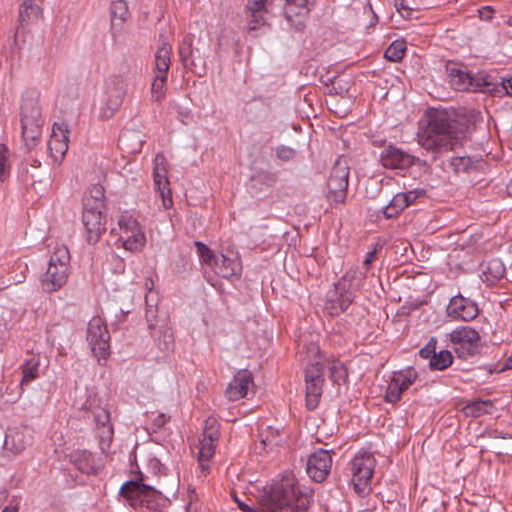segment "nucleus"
Instances as JSON below:
<instances>
[{
    "label": "nucleus",
    "instance_id": "f257e3e1",
    "mask_svg": "<svg viewBox=\"0 0 512 512\" xmlns=\"http://www.w3.org/2000/svg\"><path fill=\"white\" fill-rule=\"evenodd\" d=\"M236 502L243 512H279L283 509L303 511L310 505V496L300 488L292 472H285L251 503L237 499Z\"/></svg>",
    "mask_w": 512,
    "mask_h": 512
},
{
    "label": "nucleus",
    "instance_id": "f03ea898",
    "mask_svg": "<svg viewBox=\"0 0 512 512\" xmlns=\"http://www.w3.org/2000/svg\"><path fill=\"white\" fill-rule=\"evenodd\" d=\"M425 129L418 134V143L428 152L438 154L454 150L464 135L466 125L456 110H434Z\"/></svg>",
    "mask_w": 512,
    "mask_h": 512
},
{
    "label": "nucleus",
    "instance_id": "7ed1b4c3",
    "mask_svg": "<svg viewBox=\"0 0 512 512\" xmlns=\"http://www.w3.org/2000/svg\"><path fill=\"white\" fill-rule=\"evenodd\" d=\"M118 236L116 246L132 253L143 251L146 246V235L138 220L131 214L122 213L117 221V228L111 230Z\"/></svg>",
    "mask_w": 512,
    "mask_h": 512
},
{
    "label": "nucleus",
    "instance_id": "20e7f679",
    "mask_svg": "<svg viewBox=\"0 0 512 512\" xmlns=\"http://www.w3.org/2000/svg\"><path fill=\"white\" fill-rule=\"evenodd\" d=\"M70 273V254L64 245L55 247L46 272L41 279L44 291L54 292L61 289L67 282Z\"/></svg>",
    "mask_w": 512,
    "mask_h": 512
},
{
    "label": "nucleus",
    "instance_id": "39448f33",
    "mask_svg": "<svg viewBox=\"0 0 512 512\" xmlns=\"http://www.w3.org/2000/svg\"><path fill=\"white\" fill-rule=\"evenodd\" d=\"M44 119L39 106L25 101L21 107V137L28 151L34 150L42 141Z\"/></svg>",
    "mask_w": 512,
    "mask_h": 512
},
{
    "label": "nucleus",
    "instance_id": "423d86ee",
    "mask_svg": "<svg viewBox=\"0 0 512 512\" xmlns=\"http://www.w3.org/2000/svg\"><path fill=\"white\" fill-rule=\"evenodd\" d=\"M128 89L126 79L110 76L105 80L103 98L99 109L102 120L111 119L123 104Z\"/></svg>",
    "mask_w": 512,
    "mask_h": 512
},
{
    "label": "nucleus",
    "instance_id": "0eeeda50",
    "mask_svg": "<svg viewBox=\"0 0 512 512\" xmlns=\"http://www.w3.org/2000/svg\"><path fill=\"white\" fill-rule=\"evenodd\" d=\"M376 460L369 452L357 453L351 461V481L355 492L366 496L371 491V480L374 474Z\"/></svg>",
    "mask_w": 512,
    "mask_h": 512
},
{
    "label": "nucleus",
    "instance_id": "6e6552de",
    "mask_svg": "<svg viewBox=\"0 0 512 512\" xmlns=\"http://www.w3.org/2000/svg\"><path fill=\"white\" fill-rule=\"evenodd\" d=\"M316 356L315 362H310L305 373L306 381V405L309 409H315L322 395V387L324 383V361L323 355L320 354L318 347L312 346L308 350Z\"/></svg>",
    "mask_w": 512,
    "mask_h": 512
},
{
    "label": "nucleus",
    "instance_id": "1a4fd4ad",
    "mask_svg": "<svg viewBox=\"0 0 512 512\" xmlns=\"http://www.w3.org/2000/svg\"><path fill=\"white\" fill-rule=\"evenodd\" d=\"M87 341L99 362L108 359L110 355V333L101 317L96 316L89 321Z\"/></svg>",
    "mask_w": 512,
    "mask_h": 512
},
{
    "label": "nucleus",
    "instance_id": "9d476101",
    "mask_svg": "<svg viewBox=\"0 0 512 512\" xmlns=\"http://www.w3.org/2000/svg\"><path fill=\"white\" fill-rule=\"evenodd\" d=\"M349 167L345 160L338 159L327 180V199L342 203L346 199L349 184Z\"/></svg>",
    "mask_w": 512,
    "mask_h": 512
},
{
    "label": "nucleus",
    "instance_id": "9b49d317",
    "mask_svg": "<svg viewBox=\"0 0 512 512\" xmlns=\"http://www.w3.org/2000/svg\"><path fill=\"white\" fill-rule=\"evenodd\" d=\"M448 339L457 355L466 359L476 352L480 335L472 327L459 326L448 334Z\"/></svg>",
    "mask_w": 512,
    "mask_h": 512
},
{
    "label": "nucleus",
    "instance_id": "f8f14e48",
    "mask_svg": "<svg viewBox=\"0 0 512 512\" xmlns=\"http://www.w3.org/2000/svg\"><path fill=\"white\" fill-rule=\"evenodd\" d=\"M102 209L99 206H90V199L84 200L82 221L86 231V239L90 244L97 243L106 230Z\"/></svg>",
    "mask_w": 512,
    "mask_h": 512
},
{
    "label": "nucleus",
    "instance_id": "ddd939ff",
    "mask_svg": "<svg viewBox=\"0 0 512 512\" xmlns=\"http://www.w3.org/2000/svg\"><path fill=\"white\" fill-rule=\"evenodd\" d=\"M417 378L418 374L413 368L393 372L388 381L384 396L385 401L389 403L398 402L402 394L415 383Z\"/></svg>",
    "mask_w": 512,
    "mask_h": 512
},
{
    "label": "nucleus",
    "instance_id": "4468645a",
    "mask_svg": "<svg viewBox=\"0 0 512 512\" xmlns=\"http://www.w3.org/2000/svg\"><path fill=\"white\" fill-rule=\"evenodd\" d=\"M153 178L157 192L162 200V206L165 209H169L173 205V200L169 180L167 178L166 158L162 153H158L155 156Z\"/></svg>",
    "mask_w": 512,
    "mask_h": 512
},
{
    "label": "nucleus",
    "instance_id": "2eb2a0df",
    "mask_svg": "<svg viewBox=\"0 0 512 512\" xmlns=\"http://www.w3.org/2000/svg\"><path fill=\"white\" fill-rule=\"evenodd\" d=\"M254 386L251 371L247 369L239 370L229 382L225 390V397L229 401H238L253 392Z\"/></svg>",
    "mask_w": 512,
    "mask_h": 512
},
{
    "label": "nucleus",
    "instance_id": "dca6fc26",
    "mask_svg": "<svg viewBox=\"0 0 512 512\" xmlns=\"http://www.w3.org/2000/svg\"><path fill=\"white\" fill-rule=\"evenodd\" d=\"M332 467V456L329 451L319 449L312 453L307 460L308 475L316 482H322L329 475Z\"/></svg>",
    "mask_w": 512,
    "mask_h": 512
},
{
    "label": "nucleus",
    "instance_id": "f3484780",
    "mask_svg": "<svg viewBox=\"0 0 512 512\" xmlns=\"http://www.w3.org/2000/svg\"><path fill=\"white\" fill-rule=\"evenodd\" d=\"M120 492L133 506L147 508H150L151 498L156 495L152 487L133 481L123 484Z\"/></svg>",
    "mask_w": 512,
    "mask_h": 512
},
{
    "label": "nucleus",
    "instance_id": "a211bd4d",
    "mask_svg": "<svg viewBox=\"0 0 512 512\" xmlns=\"http://www.w3.org/2000/svg\"><path fill=\"white\" fill-rule=\"evenodd\" d=\"M447 313L454 320L468 322L478 316L479 309L474 301L462 295H457L451 298L447 307Z\"/></svg>",
    "mask_w": 512,
    "mask_h": 512
},
{
    "label": "nucleus",
    "instance_id": "6ab92c4d",
    "mask_svg": "<svg viewBox=\"0 0 512 512\" xmlns=\"http://www.w3.org/2000/svg\"><path fill=\"white\" fill-rule=\"evenodd\" d=\"M380 161L385 168L406 169L414 164L415 157L394 146H387L381 152Z\"/></svg>",
    "mask_w": 512,
    "mask_h": 512
},
{
    "label": "nucleus",
    "instance_id": "aec40b11",
    "mask_svg": "<svg viewBox=\"0 0 512 512\" xmlns=\"http://www.w3.org/2000/svg\"><path fill=\"white\" fill-rule=\"evenodd\" d=\"M68 131L63 125L54 124L48 141V150L55 161H61L68 150Z\"/></svg>",
    "mask_w": 512,
    "mask_h": 512
},
{
    "label": "nucleus",
    "instance_id": "412c9836",
    "mask_svg": "<svg viewBox=\"0 0 512 512\" xmlns=\"http://www.w3.org/2000/svg\"><path fill=\"white\" fill-rule=\"evenodd\" d=\"M218 440V429L215 420H208L202 439L199 440V458L202 460H210L216 447Z\"/></svg>",
    "mask_w": 512,
    "mask_h": 512
},
{
    "label": "nucleus",
    "instance_id": "4be33fe9",
    "mask_svg": "<svg viewBox=\"0 0 512 512\" xmlns=\"http://www.w3.org/2000/svg\"><path fill=\"white\" fill-rule=\"evenodd\" d=\"M211 269L215 272V274L223 278H229L232 276L240 275L242 266L239 258L236 255L233 257L220 255L217 257Z\"/></svg>",
    "mask_w": 512,
    "mask_h": 512
},
{
    "label": "nucleus",
    "instance_id": "5701e85b",
    "mask_svg": "<svg viewBox=\"0 0 512 512\" xmlns=\"http://www.w3.org/2000/svg\"><path fill=\"white\" fill-rule=\"evenodd\" d=\"M308 2H285L284 14L287 21L296 29H300L309 14Z\"/></svg>",
    "mask_w": 512,
    "mask_h": 512
},
{
    "label": "nucleus",
    "instance_id": "b1692460",
    "mask_svg": "<svg viewBox=\"0 0 512 512\" xmlns=\"http://www.w3.org/2000/svg\"><path fill=\"white\" fill-rule=\"evenodd\" d=\"M32 439L27 429H13L6 435L5 444L15 453H21L32 444Z\"/></svg>",
    "mask_w": 512,
    "mask_h": 512
},
{
    "label": "nucleus",
    "instance_id": "393cba45",
    "mask_svg": "<svg viewBox=\"0 0 512 512\" xmlns=\"http://www.w3.org/2000/svg\"><path fill=\"white\" fill-rule=\"evenodd\" d=\"M171 45L162 41L156 51L155 60H154V75H166L168 76V71L171 64Z\"/></svg>",
    "mask_w": 512,
    "mask_h": 512
},
{
    "label": "nucleus",
    "instance_id": "a878e982",
    "mask_svg": "<svg viewBox=\"0 0 512 512\" xmlns=\"http://www.w3.org/2000/svg\"><path fill=\"white\" fill-rule=\"evenodd\" d=\"M39 366H40V359L36 356H31L30 358L26 359L25 362L22 364V379H21V385L28 384L31 381L35 380L39 377Z\"/></svg>",
    "mask_w": 512,
    "mask_h": 512
},
{
    "label": "nucleus",
    "instance_id": "bb28decb",
    "mask_svg": "<svg viewBox=\"0 0 512 512\" xmlns=\"http://www.w3.org/2000/svg\"><path fill=\"white\" fill-rule=\"evenodd\" d=\"M451 84L456 90L464 91L473 89V78L472 76L463 70H452L451 72Z\"/></svg>",
    "mask_w": 512,
    "mask_h": 512
},
{
    "label": "nucleus",
    "instance_id": "cd10ccee",
    "mask_svg": "<svg viewBox=\"0 0 512 512\" xmlns=\"http://www.w3.org/2000/svg\"><path fill=\"white\" fill-rule=\"evenodd\" d=\"M167 78L166 75H153L151 84L152 101L161 102L165 98Z\"/></svg>",
    "mask_w": 512,
    "mask_h": 512
},
{
    "label": "nucleus",
    "instance_id": "c85d7f7f",
    "mask_svg": "<svg viewBox=\"0 0 512 512\" xmlns=\"http://www.w3.org/2000/svg\"><path fill=\"white\" fill-rule=\"evenodd\" d=\"M281 440V436L277 430L268 428L266 431L261 433V450L265 452L272 450L274 447L280 445Z\"/></svg>",
    "mask_w": 512,
    "mask_h": 512
},
{
    "label": "nucleus",
    "instance_id": "c756f323",
    "mask_svg": "<svg viewBox=\"0 0 512 512\" xmlns=\"http://www.w3.org/2000/svg\"><path fill=\"white\" fill-rule=\"evenodd\" d=\"M453 362L452 353L448 350H441L440 352H436L430 362L429 366L434 370H444L448 368Z\"/></svg>",
    "mask_w": 512,
    "mask_h": 512
},
{
    "label": "nucleus",
    "instance_id": "7c9ffc66",
    "mask_svg": "<svg viewBox=\"0 0 512 512\" xmlns=\"http://www.w3.org/2000/svg\"><path fill=\"white\" fill-rule=\"evenodd\" d=\"M42 9L37 2H23L19 8V16L21 21L29 22L41 16Z\"/></svg>",
    "mask_w": 512,
    "mask_h": 512
},
{
    "label": "nucleus",
    "instance_id": "2f4dec72",
    "mask_svg": "<svg viewBox=\"0 0 512 512\" xmlns=\"http://www.w3.org/2000/svg\"><path fill=\"white\" fill-rule=\"evenodd\" d=\"M129 9L127 2H112L111 23L113 26L121 25L128 17Z\"/></svg>",
    "mask_w": 512,
    "mask_h": 512
},
{
    "label": "nucleus",
    "instance_id": "473e14b6",
    "mask_svg": "<svg viewBox=\"0 0 512 512\" xmlns=\"http://www.w3.org/2000/svg\"><path fill=\"white\" fill-rule=\"evenodd\" d=\"M120 143L124 148L130 150V152H138L142 148V140L137 132L127 131L124 132L119 139Z\"/></svg>",
    "mask_w": 512,
    "mask_h": 512
},
{
    "label": "nucleus",
    "instance_id": "72a5a7b5",
    "mask_svg": "<svg viewBox=\"0 0 512 512\" xmlns=\"http://www.w3.org/2000/svg\"><path fill=\"white\" fill-rule=\"evenodd\" d=\"M408 198L409 196H404V193L396 194L385 209L386 216L390 218L403 211L408 206Z\"/></svg>",
    "mask_w": 512,
    "mask_h": 512
},
{
    "label": "nucleus",
    "instance_id": "f704fd0d",
    "mask_svg": "<svg viewBox=\"0 0 512 512\" xmlns=\"http://www.w3.org/2000/svg\"><path fill=\"white\" fill-rule=\"evenodd\" d=\"M405 51V42L403 40H396L385 50L384 56L390 61L398 62L404 57Z\"/></svg>",
    "mask_w": 512,
    "mask_h": 512
},
{
    "label": "nucleus",
    "instance_id": "c9c22d12",
    "mask_svg": "<svg viewBox=\"0 0 512 512\" xmlns=\"http://www.w3.org/2000/svg\"><path fill=\"white\" fill-rule=\"evenodd\" d=\"M330 378L331 380L337 384L341 385L347 379V371L342 363L338 361H333L329 366Z\"/></svg>",
    "mask_w": 512,
    "mask_h": 512
},
{
    "label": "nucleus",
    "instance_id": "e433bc0d",
    "mask_svg": "<svg viewBox=\"0 0 512 512\" xmlns=\"http://www.w3.org/2000/svg\"><path fill=\"white\" fill-rule=\"evenodd\" d=\"M492 406L490 401L477 400L473 401L465 407V413L472 417H478L488 412Z\"/></svg>",
    "mask_w": 512,
    "mask_h": 512
},
{
    "label": "nucleus",
    "instance_id": "4c0bfd02",
    "mask_svg": "<svg viewBox=\"0 0 512 512\" xmlns=\"http://www.w3.org/2000/svg\"><path fill=\"white\" fill-rule=\"evenodd\" d=\"M195 246L201 261L212 268L218 256H215L212 250L202 242H195Z\"/></svg>",
    "mask_w": 512,
    "mask_h": 512
},
{
    "label": "nucleus",
    "instance_id": "58836bf2",
    "mask_svg": "<svg viewBox=\"0 0 512 512\" xmlns=\"http://www.w3.org/2000/svg\"><path fill=\"white\" fill-rule=\"evenodd\" d=\"M77 404L79 405V408L81 410L91 411L101 406L100 398L98 397L97 393L94 392L93 390H87L85 400L83 402L78 400Z\"/></svg>",
    "mask_w": 512,
    "mask_h": 512
},
{
    "label": "nucleus",
    "instance_id": "ea45409f",
    "mask_svg": "<svg viewBox=\"0 0 512 512\" xmlns=\"http://www.w3.org/2000/svg\"><path fill=\"white\" fill-rule=\"evenodd\" d=\"M10 172L8 163V149L5 145L0 144V180L4 181Z\"/></svg>",
    "mask_w": 512,
    "mask_h": 512
},
{
    "label": "nucleus",
    "instance_id": "a19ab883",
    "mask_svg": "<svg viewBox=\"0 0 512 512\" xmlns=\"http://www.w3.org/2000/svg\"><path fill=\"white\" fill-rule=\"evenodd\" d=\"M103 197V188L99 185H96L90 190V196H87L85 200L90 199V206H99V208H103Z\"/></svg>",
    "mask_w": 512,
    "mask_h": 512
},
{
    "label": "nucleus",
    "instance_id": "79ce46f5",
    "mask_svg": "<svg viewBox=\"0 0 512 512\" xmlns=\"http://www.w3.org/2000/svg\"><path fill=\"white\" fill-rule=\"evenodd\" d=\"M94 419L97 425L106 427L110 424V413L107 409L99 406L93 411Z\"/></svg>",
    "mask_w": 512,
    "mask_h": 512
},
{
    "label": "nucleus",
    "instance_id": "37998d69",
    "mask_svg": "<svg viewBox=\"0 0 512 512\" xmlns=\"http://www.w3.org/2000/svg\"><path fill=\"white\" fill-rule=\"evenodd\" d=\"M488 271L493 275L495 279H500L505 274V267L498 259H493L488 263Z\"/></svg>",
    "mask_w": 512,
    "mask_h": 512
},
{
    "label": "nucleus",
    "instance_id": "c03bdc74",
    "mask_svg": "<svg viewBox=\"0 0 512 512\" xmlns=\"http://www.w3.org/2000/svg\"><path fill=\"white\" fill-rule=\"evenodd\" d=\"M437 339L432 337L429 342L419 351V354L424 359H430L436 353Z\"/></svg>",
    "mask_w": 512,
    "mask_h": 512
},
{
    "label": "nucleus",
    "instance_id": "a18cd8bd",
    "mask_svg": "<svg viewBox=\"0 0 512 512\" xmlns=\"http://www.w3.org/2000/svg\"><path fill=\"white\" fill-rule=\"evenodd\" d=\"M276 155L282 161H289L295 157L296 151L291 147L280 146L276 149Z\"/></svg>",
    "mask_w": 512,
    "mask_h": 512
},
{
    "label": "nucleus",
    "instance_id": "49530a36",
    "mask_svg": "<svg viewBox=\"0 0 512 512\" xmlns=\"http://www.w3.org/2000/svg\"><path fill=\"white\" fill-rule=\"evenodd\" d=\"M351 302V298L347 296L346 298L340 300L338 306L332 305L331 307H328V309H330L331 314H339L340 312H344Z\"/></svg>",
    "mask_w": 512,
    "mask_h": 512
},
{
    "label": "nucleus",
    "instance_id": "de8ad7c7",
    "mask_svg": "<svg viewBox=\"0 0 512 512\" xmlns=\"http://www.w3.org/2000/svg\"><path fill=\"white\" fill-rule=\"evenodd\" d=\"M265 2H253V5L249 7V9L252 12V16L256 18L257 23H261L260 19L262 20V17L258 19V14L261 13Z\"/></svg>",
    "mask_w": 512,
    "mask_h": 512
},
{
    "label": "nucleus",
    "instance_id": "09e8293b",
    "mask_svg": "<svg viewBox=\"0 0 512 512\" xmlns=\"http://www.w3.org/2000/svg\"><path fill=\"white\" fill-rule=\"evenodd\" d=\"M378 247H374V249L370 252L367 253L364 261H363V265L365 267L366 270H368L370 267H371V264L372 262L376 259V255L378 253Z\"/></svg>",
    "mask_w": 512,
    "mask_h": 512
},
{
    "label": "nucleus",
    "instance_id": "8fccbe9b",
    "mask_svg": "<svg viewBox=\"0 0 512 512\" xmlns=\"http://www.w3.org/2000/svg\"><path fill=\"white\" fill-rule=\"evenodd\" d=\"M209 460H202L199 458V474L198 477L205 478L210 471V467L208 464Z\"/></svg>",
    "mask_w": 512,
    "mask_h": 512
},
{
    "label": "nucleus",
    "instance_id": "3c124183",
    "mask_svg": "<svg viewBox=\"0 0 512 512\" xmlns=\"http://www.w3.org/2000/svg\"><path fill=\"white\" fill-rule=\"evenodd\" d=\"M479 17L482 20H490L493 16L494 9L491 6H485L478 10Z\"/></svg>",
    "mask_w": 512,
    "mask_h": 512
},
{
    "label": "nucleus",
    "instance_id": "603ef678",
    "mask_svg": "<svg viewBox=\"0 0 512 512\" xmlns=\"http://www.w3.org/2000/svg\"><path fill=\"white\" fill-rule=\"evenodd\" d=\"M406 2L404 1H401V2H395V7L397 9V11L402 15V16H409V11L411 8L406 6L405 5Z\"/></svg>",
    "mask_w": 512,
    "mask_h": 512
},
{
    "label": "nucleus",
    "instance_id": "864d4df0",
    "mask_svg": "<svg viewBox=\"0 0 512 512\" xmlns=\"http://www.w3.org/2000/svg\"><path fill=\"white\" fill-rule=\"evenodd\" d=\"M169 416H167L166 414L164 413H161L159 415H157V417L154 419V425L157 426V427H162L164 424L167 423V421L169 420Z\"/></svg>",
    "mask_w": 512,
    "mask_h": 512
},
{
    "label": "nucleus",
    "instance_id": "5fc2aeb1",
    "mask_svg": "<svg viewBox=\"0 0 512 512\" xmlns=\"http://www.w3.org/2000/svg\"><path fill=\"white\" fill-rule=\"evenodd\" d=\"M503 87L508 94L512 95V77L503 80Z\"/></svg>",
    "mask_w": 512,
    "mask_h": 512
},
{
    "label": "nucleus",
    "instance_id": "6e6d98bb",
    "mask_svg": "<svg viewBox=\"0 0 512 512\" xmlns=\"http://www.w3.org/2000/svg\"><path fill=\"white\" fill-rule=\"evenodd\" d=\"M404 196H409V198L407 199L408 206H409L418 197V193L416 191H409L407 193H404Z\"/></svg>",
    "mask_w": 512,
    "mask_h": 512
},
{
    "label": "nucleus",
    "instance_id": "4d7b16f0",
    "mask_svg": "<svg viewBox=\"0 0 512 512\" xmlns=\"http://www.w3.org/2000/svg\"><path fill=\"white\" fill-rule=\"evenodd\" d=\"M504 369H512V355L506 360Z\"/></svg>",
    "mask_w": 512,
    "mask_h": 512
},
{
    "label": "nucleus",
    "instance_id": "13d9d810",
    "mask_svg": "<svg viewBox=\"0 0 512 512\" xmlns=\"http://www.w3.org/2000/svg\"><path fill=\"white\" fill-rule=\"evenodd\" d=\"M2 512H18L17 508L14 506H8L6 507Z\"/></svg>",
    "mask_w": 512,
    "mask_h": 512
},
{
    "label": "nucleus",
    "instance_id": "bf43d9fd",
    "mask_svg": "<svg viewBox=\"0 0 512 512\" xmlns=\"http://www.w3.org/2000/svg\"><path fill=\"white\" fill-rule=\"evenodd\" d=\"M206 72V67H205V64L203 63L202 67H201V71L197 72L199 76L201 75H204Z\"/></svg>",
    "mask_w": 512,
    "mask_h": 512
},
{
    "label": "nucleus",
    "instance_id": "052dcab7",
    "mask_svg": "<svg viewBox=\"0 0 512 512\" xmlns=\"http://www.w3.org/2000/svg\"><path fill=\"white\" fill-rule=\"evenodd\" d=\"M169 348H170V341L165 342V347H164V349L168 350Z\"/></svg>",
    "mask_w": 512,
    "mask_h": 512
},
{
    "label": "nucleus",
    "instance_id": "680f3d73",
    "mask_svg": "<svg viewBox=\"0 0 512 512\" xmlns=\"http://www.w3.org/2000/svg\"><path fill=\"white\" fill-rule=\"evenodd\" d=\"M508 189H509L510 193H512V178H511L510 184L508 185Z\"/></svg>",
    "mask_w": 512,
    "mask_h": 512
},
{
    "label": "nucleus",
    "instance_id": "e2e57ef3",
    "mask_svg": "<svg viewBox=\"0 0 512 512\" xmlns=\"http://www.w3.org/2000/svg\"><path fill=\"white\" fill-rule=\"evenodd\" d=\"M507 23L512 26V17L508 19Z\"/></svg>",
    "mask_w": 512,
    "mask_h": 512
},
{
    "label": "nucleus",
    "instance_id": "0e129e2a",
    "mask_svg": "<svg viewBox=\"0 0 512 512\" xmlns=\"http://www.w3.org/2000/svg\"><path fill=\"white\" fill-rule=\"evenodd\" d=\"M148 282H150V281H149V280H147V281L145 282V285H146V287H147L149 290H151V288L148 286Z\"/></svg>",
    "mask_w": 512,
    "mask_h": 512
},
{
    "label": "nucleus",
    "instance_id": "69168bd1",
    "mask_svg": "<svg viewBox=\"0 0 512 512\" xmlns=\"http://www.w3.org/2000/svg\"><path fill=\"white\" fill-rule=\"evenodd\" d=\"M145 302L148 304V295L145 296Z\"/></svg>",
    "mask_w": 512,
    "mask_h": 512
}]
</instances>
